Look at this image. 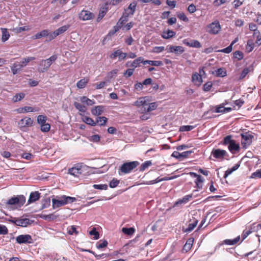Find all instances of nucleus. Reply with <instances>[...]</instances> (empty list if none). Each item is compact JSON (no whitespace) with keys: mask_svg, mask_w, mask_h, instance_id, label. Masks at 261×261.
Instances as JSON below:
<instances>
[{"mask_svg":"<svg viewBox=\"0 0 261 261\" xmlns=\"http://www.w3.org/2000/svg\"><path fill=\"white\" fill-rule=\"evenodd\" d=\"M35 59L34 57H28L22 59L20 62H16L11 66V69L14 75L16 74L21 71L23 68L25 67L28 64Z\"/></svg>","mask_w":261,"mask_h":261,"instance_id":"1","label":"nucleus"},{"mask_svg":"<svg viewBox=\"0 0 261 261\" xmlns=\"http://www.w3.org/2000/svg\"><path fill=\"white\" fill-rule=\"evenodd\" d=\"M76 200L75 197L63 195L59 197L58 199H53V207L56 208L60 206H63L68 203H71Z\"/></svg>","mask_w":261,"mask_h":261,"instance_id":"2","label":"nucleus"},{"mask_svg":"<svg viewBox=\"0 0 261 261\" xmlns=\"http://www.w3.org/2000/svg\"><path fill=\"white\" fill-rule=\"evenodd\" d=\"M138 161H132L123 163L119 168L118 173L119 175L126 174L130 173L134 169L139 165Z\"/></svg>","mask_w":261,"mask_h":261,"instance_id":"3","label":"nucleus"},{"mask_svg":"<svg viewBox=\"0 0 261 261\" xmlns=\"http://www.w3.org/2000/svg\"><path fill=\"white\" fill-rule=\"evenodd\" d=\"M148 102L149 100L147 97H140L134 102V105L139 108L138 112L140 114H146L149 113L147 110V107H148Z\"/></svg>","mask_w":261,"mask_h":261,"instance_id":"4","label":"nucleus"},{"mask_svg":"<svg viewBox=\"0 0 261 261\" xmlns=\"http://www.w3.org/2000/svg\"><path fill=\"white\" fill-rule=\"evenodd\" d=\"M57 59V56L54 55L51 56L48 59L42 60L41 61L38 70L39 72H44L46 71L52 64L53 62L55 61Z\"/></svg>","mask_w":261,"mask_h":261,"instance_id":"5","label":"nucleus"},{"mask_svg":"<svg viewBox=\"0 0 261 261\" xmlns=\"http://www.w3.org/2000/svg\"><path fill=\"white\" fill-rule=\"evenodd\" d=\"M241 136L242 147L244 149H246L251 144L254 136L249 132L241 134Z\"/></svg>","mask_w":261,"mask_h":261,"instance_id":"6","label":"nucleus"},{"mask_svg":"<svg viewBox=\"0 0 261 261\" xmlns=\"http://www.w3.org/2000/svg\"><path fill=\"white\" fill-rule=\"evenodd\" d=\"M221 26L218 20H215L214 22L208 24L206 27V31L211 35H217L221 31Z\"/></svg>","mask_w":261,"mask_h":261,"instance_id":"7","label":"nucleus"},{"mask_svg":"<svg viewBox=\"0 0 261 261\" xmlns=\"http://www.w3.org/2000/svg\"><path fill=\"white\" fill-rule=\"evenodd\" d=\"M79 19L82 21H88L93 19L95 18V15L92 12L88 10H82L79 13Z\"/></svg>","mask_w":261,"mask_h":261,"instance_id":"8","label":"nucleus"},{"mask_svg":"<svg viewBox=\"0 0 261 261\" xmlns=\"http://www.w3.org/2000/svg\"><path fill=\"white\" fill-rule=\"evenodd\" d=\"M82 163L76 164L74 167L69 169L68 173L74 177H79L82 173Z\"/></svg>","mask_w":261,"mask_h":261,"instance_id":"9","label":"nucleus"},{"mask_svg":"<svg viewBox=\"0 0 261 261\" xmlns=\"http://www.w3.org/2000/svg\"><path fill=\"white\" fill-rule=\"evenodd\" d=\"M198 222V220L196 219L194 217H192V219H190L188 222V227L186 228L184 227L182 228V231L184 232H189L192 231L194 228L197 225Z\"/></svg>","mask_w":261,"mask_h":261,"instance_id":"10","label":"nucleus"},{"mask_svg":"<svg viewBox=\"0 0 261 261\" xmlns=\"http://www.w3.org/2000/svg\"><path fill=\"white\" fill-rule=\"evenodd\" d=\"M16 241L18 244L32 243V238L30 234H21L16 237Z\"/></svg>","mask_w":261,"mask_h":261,"instance_id":"11","label":"nucleus"},{"mask_svg":"<svg viewBox=\"0 0 261 261\" xmlns=\"http://www.w3.org/2000/svg\"><path fill=\"white\" fill-rule=\"evenodd\" d=\"M212 154L217 159H223L224 156H228L226 150L220 149H213L212 151Z\"/></svg>","mask_w":261,"mask_h":261,"instance_id":"12","label":"nucleus"},{"mask_svg":"<svg viewBox=\"0 0 261 261\" xmlns=\"http://www.w3.org/2000/svg\"><path fill=\"white\" fill-rule=\"evenodd\" d=\"M119 57V61L124 60L127 57V54L123 53L121 50L117 49L114 51L110 56V58L111 59H115L117 57Z\"/></svg>","mask_w":261,"mask_h":261,"instance_id":"13","label":"nucleus"},{"mask_svg":"<svg viewBox=\"0 0 261 261\" xmlns=\"http://www.w3.org/2000/svg\"><path fill=\"white\" fill-rule=\"evenodd\" d=\"M183 43L190 47L200 48L201 47V43L197 40H189L188 39H184L183 40Z\"/></svg>","mask_w":261,"mask_h":261,"instance_id":"14","label":"nucleus"},{"mask_svg":"<svg viewBox=\"0 0 261 261\" xmlns=\"http://www.w3.org/2000/svg\"><path fill=\"white\" fill-rule=\"evenodd\" d=\"M25 201V198L24 196H21L19 197H12L9 199L7 203L10 205H14L16 204L20 203L23 204Z\"/></svg>","mask_w":261,"mask_h":261,"instance_id":"15","label":"nucleus"},{"mask_svg":"<svg viewBox=\"0 0 261 261\" xmlns=\"http://www.w3.org/2000/svg\"><path fill=\"white\" fill-rule=\"evenodd\" d=\"M167 49H168V52L174 53L176 54H181L185 51L184 47L181 46L170 45L167 46Z\"/></svg>","mask_w":261,"mask_h":261,"instance_id":"16","label":"nucleus"},{"mask_svg":"<svg viewBox=\"0 0 261 261\" xmlns=\"http://www.w3.org/2000/svg\"><path fill=\"white\" fill-rule=\"evenodd\" d=\"M192 198V194L187 195L181 199H178L173 205V207L178 206V205H181L186 204L188 203Z\"/></svg>","mask_w":261,"mask_h":261,"instance_id":"17","label":"nucleus"},{"mask_svg":"<svg viewBox=\"0 0 261 261\" xmlns=\"http://www.w3.org/2000/svg\"><path fill=\"white\" fill-rule=\"evenodd\" d=\"M228 149L232 154H234L240 151V146L239 144L237 143L234 140L228 146Z\"/></svg>","mask_w":261,"mask_h":261,"instance_id":"18","label":"nucleus"},{"mask_svg":"<svg viewBox=\"0 0 261 261\" xmlns=\"http://www.w3.org/2000/svg\"><path fill=\"white\" fill-rule=\"evenodd\" d=\"M192 81L196 86H199L202 83L201 75L197 72H194L192 76Z\"/></svg>","mask_w":261,"mask_h":261,"instance_id":"19","label":"nucleus"},{"mask_svg":"<svg viewBox=\"0 0 261 261\" xmlns=\"http://www.w3.org/2000/svg\"><path fill=\"white\" fill-rule=\"evenodd\" d=\"M13 222L16 225L21 227H27L29 224H30V220L28 218L17 219Z\"/></svg>","mask_w":261,"mask_h":261,"instance_id":"20","label":"nucleus"},{"mask_svg":"<svg viewBox=\"0 0 261 261\" xmlns=\"http://www.w3.org/2000/svg\"><path fill=\"white\" fill-rule=\"evenodd\" d=\"M137 6V3L135 1L133 2L129 5L128 7L125 9V12L123 14H126L128 15V17L129 15H134Z\"/></svg>","mask_w":261,"mask_h":261,"instance_id":"21","label":"nucleus"},{"mask_svg":"<svg viewBox=\"0 0 261 261\" xmlns=\"http://www.w3.org/2000/svg\"><path fill=\"white\" fill-rule=\"evenodd\" d=\"M33 122V121L31 118L26 117L21 119L19 124L21 127H28L32 126Z\"/></svg>","mask_w":261,"mask_h":261,"instance_id":"22","label":"nucleus"},{"mask_svg":"<svg viewBox=\"0 0 261 261\" xmlns=\"http://www.w3.org/2000/svg\"><path fill=\"white\" fill-rule=\"evenodd\" d=\"M40 197V193L38 191L31 192L28 200V202L31 203L38 200Z\"/></svg>","mask_w":261,"mask_h":261,"instance_id":"23","label":"nucleus"},{"mask_svg":"<svg viewBox=\"0 0 261 261\" xmlns=\"http://www.w3.org/2000/svg\"><path fill=\"white\" fill-rule=\"evenodd\" d=\"M194 242V239L193 238H190L189 239L186 244L184 245L183 248H182V251L185 252H188L191 248H192L193 246V244Z\"/></svg>","mask_w":261,"mask_h":261,"instance_id":"24","label":"nucleus"},{"mask_svg":"<svg viewBox=\"0 0 261 261\" xmlns=\"http://www.w3.org/2000/svg\"><path fill=\"white\" fill-rule=\"evenodd\" d=\"M144 59L142 57H139L138 58L135 59L133 62L132 63L130 66L135 69L138 67L140 66L141 63H143L144 64Z\"/></svg>","mask_w":261,"mask_h":261,"instance_id":"25","label":"nucleus"},{"mask_svg":"<svg viewBox=\"0 0 261 261\" xmlns=\"http://www.w3.org/2000/svg\"><path fill=\"white\" fill-rule=\"evenodd\" d=\"M89 81V79L88 77H84L77 82L76 86L79 89L84 88L88 83Z\"/></svg>","mask_w":261,"mask_h":261,"instance_id":"26","label":"nucleus"},{"mask_svg":"<svg viewBox=\"0 0 261 261\" xmlns=\"http://www.w3.org/2000/svg\"><path fill=\"white\" fill-rule=\"evenodd\" d=\"M128 15L123 13L122 15L117 22V24H118L119 26H121V28L122 30L124 26V24L128 21Z\"/></svg>","mask_w":261,"mask_h":261,"instance_id":"27","label":"nucleus"},{"mask_svg":"<svg viewBox=\"0 0 261 261\" xmlns=\"http://www.w3.org/2000/svg\"><path fill=\"white\" fill-rule=\"evenodd\" d=\"M103 112V107L97 106L95 107L91 111L92 114L95 116L100 115Z\"/></svg>","mask_w":261,"mask_h":261,"instance_id":"28","label":"nucleus"},{"mask_svg":"<svg viewBox=\"0 0 261 261\" xmlns=\"http://www.w3.org/2000/svg\"><path fill=\"white\" fill-rule=\"evenodd\" d=\"M48 35V30H43L42 31L36 33L34 36L32 37L34 39H38L41 38L46 37Z\"/></svg>","mask_w":261,"mask_h":261,"instance_id":"29","label":"nucleus"},{"mask_svg":"<svg viewBox=\"0 0 261 261\" xmlns=\"http://www.w3.org/2000/svg\"><path fill=\"white\" fill-rule=\"evenodd\" d=\"M175 33L171 30H168L167 31L163 32L162 34V37L164 39H168L173 37L175 35Z\"/></svg>","mask_w":261,"mask_h":261,"instance_id":"30","label":"nucleus"},{"mask_svg":"<svg viewBox=\"0 0 261 261\" xmlns=\"http://www.w3.org/2000/svg\"><path fill=\"white\" fill-rule=\"evenodd\" d=\"M240 239V236H238L233 239H226L223 241V243L227 245H234L239 242Z\"/></svg>","mask_w":261,"mask_h":261,"instance_id":"31","label":"nucleus"},{"mask_svg":"<svg viewBox=\"0 0 261 261\" xmlns=\"http://www.w3.org/2000/svg\"><path fill=\"white\" fill-rule=\"evenodd\" d=\"M19 113H25L27 112H34V109L32 107L25 106L23 108H19L17 110Z\"/></svg>","mask_w":261,"mask_h":261,"instance_id":"32","label":"nucleus"},{"mask_svg":"<svg viewBox=\"0 0 261 261\" xmlns=\"http://www.w3.org/2000/svg\"><path fill=\"white\" fill-rule=\"evenodd\" d=\"M2 32V40L3 42H5L8 40L10 36V34L8 32V30L6 28L1 29Z\"/></svg>","mask_w":261,"mask_h":261,"instance_id":"33","label":"nucleus"},{"mask_svg":"<svg viewBox=\"0 0 261 261\" xmlns=\"http://www.w3.org/2000/svg\"><path fill=\"white\" fill-rule=\"evenodd\" d=\"M69 27L70 26L69 25H65L61 27L55 31V34H56V35L58 36L59 35H61L65 32L69 28Z\"/></svg>","mask_w":261,"mask_h":261,"instance_id":"34","label":"nucleus"},{"mask_svg":"<svg viewBox=\"0 0 261 261\" xmlns=\"http://www.w3.org/2000/svg\"><path fill=\"white\" fill-rule=\"evenodd\" d=\"M58 217V216L55 215L54 213L48 215H42L41 218L45 220L53 221Z\"/></svg>","mask_w":261,"mask_h":261,"instance_id":"35","label":"nucleus"},{"mask_svg":"<svg viewBox=\"0 0 261 261\" xmlns=\"http://www.w3.org/2000/svg\"><path fill=\"white\" fill-rule=\"evenodd\" d=\"M148 64L151 66H160L163 65V62L161 61L145 60L144 65Z\"/></svg>","mask_w":261,"mask_h":261,"instance_id":"36","label":"nucleus"},{"mask_svg":"<svg viewBox=\"0 0 261 261\" xmlns=\"http://www.w3.org/2000/svg\"><path fill=\"white\" fill-rule=\"evenodd\" d=\"M108 121V119L105 117H98L96 119V124L98 123L100 126H105Z\"/></svg>","mask_w":261,"mask_h":261,"instance_id":"37","label":"nucleus"},{"mask_svg":"<svg viewBox=\"0 0 261 261\" xmlns=\"http://www.w3.org/2000/svg\"><path fill=\"white\" fill-rule=\"evenodd\" d=\"M108 11L107 8H102L100 9L97 18V21H100L105 16Z\"/></svg>","mask_w":261,"mask_h":261,"instance_id":"38","label":"nucleus"},{"mask_svg":"<svg viewBox=\"0 0 261 261\" xmlns=\"http://www.w3.org/2000/svg\"><path fill=\"white\" fill-rule=\"evenodd\" d=\"M25 94L23 93H19L15 94L12 98V100L14 102L20 101L21 99L24 98Z\"/></svg>","mask_w":261,"mask_h":261,"instance_id":"39","label":"nucleus"},{"mask_svg":"<svg viewBox=\"0 0 261 261\" xmlns=\"http://www.w3.org/2000/svg\"><path fill=\"white\" fill-rule=\"evenodd\" d=\"M204 181L203 178L200 176H198V178H196L195 182L196 184V188L199 189H201L203 187V182Z\"/></svg>","mask_w":261,"mask_h":261,"instance_id":"40","label":"nucleus"},{"mask_svg":"<svg viewBox=\"0 0 261 261\" xmlns=\"http://www.w3.org/2000/svg\"><path fill=\"white\" fill-rule=\"evenodd\" d=\"M80 100L82 103H86L88 106H92L95 103L93 100L85 96L81 97Z\"/></svg>","mask_w":261,"mask_h":261,"instance_id":"41","label":"nucleus"},{"mask_svg":"<svg viewBox=\"0 0 261 261\" xmlns=\"http://www.w3.org/2000/svg\"><path fill=\"white\" fill-rule=\"evenodd\" d=\"M234 140L232 139V136L231 135H228L224 138L222 144L223 145H229Z\"/></svg>","mask_w":261,"mask_h":261,"instance_id":"42","label":"nucleus"},{"mask_svg":"<svg viewBox=\"0 0 261 261\" xmlns=\"http://www.w3.org/2000/svg\"><path fill=\"white\" fill-rule=\"evenodd\" d=\"M122 231L125 234L128 236H131L135 232V229L133 227L126 228L123 227L122 228Z\"/></svg>","mask_w":261,"mask_h":261,"instance_id":"43","label":"nucleus"},{"mask_svg":"<svg viewBox=\"0 0 261 261\" xmlns=\"http://www.w3.org/2000/svg\"><path fill=\"white\" fill-rule=\"evenodd\" d=\"M250 228L252 232H257L261 230V223L257 224L256 223H253L250 226Z\"/></svg>","mask_w":261,"mask_h":261,"instance_id":"44","label":"nucleus"},{"mask_svg":"<svg viewBox=\"0 0 261 261\" xmlns=\"http://www.w3.org/2000/svg\"><path fill=\"white\" fill-rule=\"evenodd\" d=\"M216 74L217 76L219 77H224L226 76L227 72L225 69L223 68H220L216 70Z\"/></svg>","mask_w":261,"mask_h":261,"instance_id":"45","label":"nucleus"},{"mask_svg":"<svg viewBox=\"0 0 261 261\" xmlns=\"http://www.w3.org/2000/svg\"><path fill=\"white\" fill-rule=\"evenodd\" d=\"M108 243L107 240H100L96 243V247L98 249H101L106 247L108 246Z\"/></svg>","mask_w":261,"mask_h":261,"instance_id":"46","label":"nucleus"},{"mask_svg":"<svg viewBox=\"0 0 261 261\" xmlns=\"http://www.w3.org/2000/svg\"><path fill=\"white\" fill-rule=\"evenodd\" d=\"M152 163L150 161H147L144 162L140 167L139 171L141 172L144 171L146 169L151 166Z\"/></svg>","mask_w":261,"mask_h":261,"instance_id":"47","label":"nucleus"},{"mask_svg":"<svg viewBox=\"0 0 261 261\" xmlns=\"http://www.w3.org/2000/svg\"><path fill=\"white\" fill-rule=\"evenodd\" d=\"M233 58L237 59L238 60H241L244 58V54L242 51L237 50L233 53Z\"/></svg>","mask_w":261,"mask_h":261,"instance_id":"48","label":"nucleus"},{"mask_svg":"<svg viewBox=\"0 0 261 261\" xmlns=\"http://www.w3.org/2000/svg\"><path fill=\"white\" fill-rule=\"evenodd\" d=\"M83 121L87 124L90 125L91 126H95L96 125V122H95L93 119L88 117H85L83 119Z\"/></svg>","mask_w":261,"mask_h":261,"instance_id":"49","label":"nucleus"},{"mask_svg":"<svg viewBox=\"0 0 261 261\" xmlns=\"http://www.w3.org/2000/svg\"><path fill=\"white\" fill-rule=\"evenodd\" d=\"M73 105L76 109H77L79 111L82 112H85L86 111V108L84 105H82L77 102H74Z\"/></svg>","mask_w":261,"mask_h":261,"instance_id":"50","label":"nucleus"},{"mask_svg":"<svg viewBox=\"0 0 261 261\" xmlns=\"http://www.w3.org/2000/svg\"><path fill=\"white\" fill-rule=\"evenodd\" d=\"M254 48V43L251 40H249L247 41L246 45V49L248 52H251Z\"/></svg>","mask_w":261,"mask_h":261,"instance_id":"51","label":"nucleus"},{"mask_svg":"<svg viewBox=\"0 0 261 261\" xmlns=\"http://www.w3.org/2000/svg\"><path fill=\"white\" fill-rule=\"evenodd\" d=\"M89 234L91 236H93V238L95 240H97L99 238V232L96 231V229L95 227H93L90 231Z\"/></svg>","mask_w":261,"mask_h":261,"instance_id":"52","label":"nucleus"},{"mask_svg":"<svg viewBox=\"0 0 261 261\" xmlns=\"http://www.w3.org/2000/svg\"><path fill=\"white\" fill-rule=\"evenodd\" d=\"M158 106V105L156 102H153L151 103H149V102H148V107H147V110H148V111L150 112L155 110L157 108Z\"/></svg>","mask_w":261,"mask_h":261,"instance_id":"53","label":"nucleus"},{"mask_svg":"<svg viewBox=\"0 0 261 261\" xmlns=\"http://www.w3.org/2000/svg\"><path fill=\"white\" fill-rule=\"evenodd\" d=\"M195 127L193 125H182L179 128L180 132H188L192 130Z\"/></svg>","mask_w":261,"mask_h":261,"instance_id":"54","label":"nucleus"},{"mask_svg":"<svg viewBox=\"0 0 261 261\" xmlns=\"http://www.w3.org/2000/svg\"><path fill=\"white\" fill-rule=\"evenodd\" d=\"M120 29H121V26H119L118 24H117V23H116V25L113 27V29L109 32L108 35H110V36L113 35L117 32H118Z\"/></svg>","mask_w":261,"mask_h":261,"instance_id":"55","label":"nucleus"},{"mask_svg":"<svg viewBox=\"0 0 261 261\" xmlns=\"http://www.w3.org/2000/svg\"><path fill=\"white\" fill-rule=\"evenodd\" d=\"M46 121V117L44 115H40L37 117V122L40 124L45 123Z\"/></svg>","mask_w":261,"mask_h":261,"instance_id":"56","label":"nucleus"},{"mask_svg":"<svg viewBox=\"0 0 261 261\" xmlns=\"http://www.w3.org/2000/svg\"><path fill=\"white\" fill-rule=\"evenodd\" d=\"M177 17L180 19L181 20H182L185 22H188L189 21V19L188 17L186 16L185 14L183 12H180L177 14Z\"/></svg>","mask_w":261,"mask_h":261,"instance_id":"57","label":"nucleus"},{"mask_svg":"<svg viewBox=\"0 0 261 261\" xmlns=\"http://www.w3.org/2000/svg\"><path fill=\"white\" fill-rule=\"evenodd\" d=\"M213 84L211 82H207L205 83L203 87V91L205 92L209 91L212 87Z\"/></svg>","mask_w":261,"mask_h":261,"instance_id":"58","label":"nucleus"},{"mask_svg":"<svg viewBox=\"0 0 261 261\" xmlns=\"http://www.w3.org/2000/svg\"><path fill=\"white\" fill-rule=\"evenodd\" d=\"M50 126L48 123H43L41 125V130L43 132H47L49 130Z\"/></svg>","mask_w":261,"mask_h":261,"instance_id":"59","label":"nucleus"},{"mask_svg":"<svg viewBox=\"0 0 261 261\" xmlns=\"http://www.w3.org/2000/svg\"><path fill=\"white\" fill-rule=\"evenodd\" d=\"M244 1V0H234L232 2L234 8L236 9H238L243 4Z\"/></svg>","mask_w":261,"mask_h":261,"instance_id":"60","label":"nucleus"},{"mask_svg":"<svg viewBox=\"0 0 261 261\" xmlns=\"http://www.w3.org/2000/svg\"><path fill=\"white\" fill-rule=\"evenodd\" d=\"M119 183V180H117L116 178H113L111 181H110L109 186L112 188H114L116 187Z\"/></svg>","mask_w":261,"mask_h":261,"instance_id":"61","label":"nucleus"},{"mask_svg":"<svg viewBox=\"0 0 261 261\" xmlns=\"http://www.w3.org/2000/svg\"><path fill=\"white\" fill-rule=\"evenodd\" d=\"M134 71V69H133V68L128 69L123 73V75L124 77L128 78L133 75Z\"/></svg>","mask_w":261,"mask_h":261,"instance_id":"62","label":"nucleus"},{"mask_svg":"<svg viewBox=\"0 0 261 261\" xmlns=\"http://www.w3.org/2000/svg\"><path fill=\"white\" fill-rule=\"evenodd\" d=\"M249 69L248 67L245 68L240 74L239 79L240 80L243 79L249 73Z\"/></svg>","mask_w":261,"mask_h":261,"instance_id":"63","label":"nucleus"},{"mask_svg":"<svg viewBox=\"0 0 261 261\" xmlns=\"http://www.w3.org/2000/svg\"><path fill=\"white\" fill-rule=\"evenodd\" d=\"M251 177L252 178H261V169L257 170L256 171L252 173Z\"/></svg>","mask_w":261,"mask_h":261,"instance_id":"64","label":"nucleus"}]
</instances>
